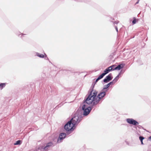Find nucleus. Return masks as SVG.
I'll list each match as a JSON object with an SVG mask.
<instances>
[{
  "instance_id": "393cba45",
  "label": "nucleus",
  "mask_w": 151,
  "mask_h": 151,
  "mask_svg": "<svg viewBox=\"0 0 151 151\" xmlns=\"http://www.w3.org/2000/svg\"><path fill=\"white\" fill-rule=\"evenodd\" d=\"M115 83V82L114 81H113V80L109 82V83L110 86L111 85H113V84H114Z\"/></svg>"
},
{
  "instance_id": "bb28decb",
  "label": "nucleus",
  "mask_w": 151,
  "mask_h": 151,
  "mask_svg": "<svg viewBox=\"0 0 151 151\" xmlns=\"http://www.w3.org/2000/svg\"><path fill=\"white\" fill-rule=\"evenodd\" d=\"M138 127L139 129L142 128V129H144L143 127L141 125H138Z\"/></svg>"
},
{
  "instance_id": "5701e85b",
  "label": "nucleus",
  "mask_w": 151,
  "mask_h": 151,
  "mask_svg": "<svg viewBox=\"0 0 151 151\" xmlns=\"http://www.w3.org/2000/svg\"><path fill=\"white\" fill-rule=\"evenodd\" d=\"M143 151H151V145L148 146L147 150H144Z\"/></svg>"
},
{
  "instance_id": "0eeeda50",
  "label": "nucleus",
  "mask_w": 151,
  "mask_h": 151,
  "mask_svg": "<svg viewBox=\"0 0 151 151\" xmlns=\"http://www.w3.org/2000/svg\"><path fill=\"white\" fill-rule=\"evenodd\" d=\"M113 76L111 73H109L103 79V81L104 83H107L111 81L113 79Z\"/></svg>"
},
{
  "instance_id": "f8f14e48",
  "label": "nucleus",
  "mask_w": 151,
  "mask_h": 151,
  "mask_svg": "<svg viewBox=\"0 0 151 151\" xmlns=\"http://www.w3.org/2000/svg\"><path fill=\"white\" fill-rule=\"evenodd\" d=\"M60 141L59 139L58 138H57V137H55L53 138L52 139V141L51 142H52L53 143L55 144V145H56V144L57 143H60Z\"/></svg>"
},
{
  "instance_id": "72a5a7b5",
  "label": "nucleus",
  "mask_w": 151,
  "mask_h": 151,
  "mask_svg": "<svg viewBox=\"0 0 151 151\" xmlns=\"http://www.w3.org/2000/svg\"><path fill=\"white\" fill-rule=\"evenodd\" d=\"M112 20H114V19H112Z\"/></svg>"
},
{
  "instance_id": "1a4fd4ad",
  "label": "nucleus",
  "mask_w": 151,
  "mask_h": 151,
  "mask_svg": "<svg viewBox=\"0 0 151 151\" xmlns=\"http://www.w3.org/2000/svg\"><path fill=\"white\" fill-rule=\"evenodd\" d=\"M125 65L123 63H119L118 66H116V70H119L124 68Z\"/></svg>"
},
{
  "instance_id": "6ab92c4d",
  "label": "nucleus",
  "mask_w": 151,
  "mask_h": 151,
  "mask_svg": "<svg viewBox=\"0 0 151 151\" xmlns=\"http://www.w3.org/2000/svg\"><path fill=\"white\" fill-rule=\"evenodd\" d=\"M145 139V138L142 136H140L139 137V139L141 142V144L144 145V143L143 142V140Z\"/></svg>"
},
{
  "instance_id": "dca6fc26",
  "label": "nucleus",
  "mask_w": 151,
  "mask_h": 151,
  "mask_svg": "<svg viewBox=\"0 0 151 151\" xmlns=\"http://www.w3.org/2000/svg\"><path fill=\"white\" fill-rule=\"evenodd\" d=\"M7 83H0V89L1 90L2 89L6 86Z\"/></svg>"
},
{
  "instance_id": "7ed1b4c3",
  "label": "nucleus",
  "mask_w": 151,
  "mask_h": 151,
  "mask_svg": "<svg viewBox=\"0 0 151 151\" xmlns=\"http://www.w3.org/2000/svg\"><path fill=\"white\" fill-rule=\"evenodd\" d=\"M110 86V85L109 83L104 85L102 90L97 95L102 99H104V97L106 95V93L109 90V88Z\"/></svg>"
},
{
  "instance_id": "4468645a",
  "label": "nucleus",
  "mask_w": 151,
  "mask_h": 151,
  "mask_svg": "<svg viewBox=\"0 0 151 151\" xmlns=\"http://www.w3.org/2000/svg\"><path fill=\"white\" fill-rule=\"evenodd\" d=\"M116 65L115 64L109 67V68L110 70H111V71L116 70L115 69L116 68Z\"/></svg>"
},
{
  "instance_id": "39448f33",
  "label": "nucleus",
  "mask_w": 151,
  "mask_h": 151,
  "mask_svg": "<svg viewBox=\"0 0 151 151\" xmlns=\"http://www.w3.org/2000/svg\"><path fill=\"white\" fill-rule=\"evenodd\" d=\"M126 121L128 123L134 126H136L139 124V123L137 121L132 118L127 119Z\"/></svg>"
},
{
  "instance_id": "9b49d317",
  "label": "nucleus",
  "mask_w": 151,
  "mask_h": 151,
  "mask_svg": "<svg viewBox=\"0 0 151 151\" xmlns=\"http://www.w3.org/2000/svg\"><path fill=\"white\" fill-rule=\"evenodd\" d=\"M16 34L19 37L21 38L22 39V40H24V35H27L26 34L22 33L19 32H18L17 33H16Z\"/></svg>"
},
{
  "instance_id": "ddd939ff",
  "label": "nucleus",
  "mask_w": 151,
  "mask_h": 151,
  "mask_svg": "<svg viewBox=\"0 0 151 151\" xmlns=\"http://www.w3.org/2000/svg\"><path fill=\"white\" fill-rule=\"evenodd\" d=\"M36 56L41 58H44L45 57V55L42 54L38 52H36Z\"/></svg>"
},
{
  "instance_id": "412c9836",
  "label": "nucleus",
  "mask_w": 151,
  "mask_h": 151,
  "mask_svg": "<svg viewBox=\"0 0 151 151\" xmlns=\"http://www.w3.org/2000/svg\"><path fill=\"white\" fill-rule=\"evenodd\" d=\"M120 78V76L117 75L113 80L116 83L118 81Z\"/></svg>"
},
{
  "instance_id": "2f4dec72",
  "label": "nucleus",
  "mask_w": 151,
  "mask_h": 151,
  "mask_svg": "<svg viewBox=\"0 0 151 151\" xmlns=\"http://www.w3.org/2000/svg\"><path fill=\"white\" fill-rule=\"evenodd\" d=\"M149 139L151 140V136L149 137Z\"/></svg>"
},
{
  "instance_id": "cd10ccee",
  "label": "nucleus",
  "mask_w": 151,
  "mask_h": 151,
  "mask_svg": "<svg viewBox=\"0 0 151 151\" xmlns=\"http://www.w3.org/2000/svg\"><path fill=\"white\" fill-rule=\"evenodd\" d=\"M50 88L51 89V90L50 91L51 92V93H52L53 91H54L52 89V88H51V86H50Z\"/></svg>"
},
{
  "instance_id": "f257e3e1",
  "label": "nucleus",
  "mask_w": 151,
  "mask_h": 151,
  "mask_svg": "<svg viewBox=\"0 0 151 151\" xmlns=\"http://www.w3.org/2000/svg\"><path fill=\"white\" fill-rule=\"evenodd\" d=\"M81 109L79 107L73 116L64 126L67 134H70L76 128L78 123L82 120L84 116L88 115L90 113L86 104L83 103Z\"/></svg>"
},
{
  "instance_id": "2eb2a0df",
  "label": "nucleus",
  "mask_w": 151,
  "mask_h": 151,
  "mask_svg": "<svg viewBox=\"0 0 151 151\" xmlns=\"http://www.w3.org/2000/svg\"><path fill=\"white\" fill-rule=\"evenodd\" d=\"M110 21L111 22H113V24L114 25V27H115L116 30V32L118 33V29L117 27L115 25V24H117L118 23H119V21H115L114 22V21H111V20H110Z\"/></svg>"
},
{
  "instance_id": "473e14b6",
  "label": "nucleus",
  "mask_w": 151,
  "mask_h": 151,
  "mask_svg": "<svg viewBox=\"0 0 151 151\" xmlns=\"http://www.w3.org/2000/svg\"><path fill=\"white\" fill-rule=\"evenodd\" d=\"M59 108V107H57V108H56V109H58Z\"/></svg>"
},
{
  "instance_id": "20e7f679",
  "label": "nucleus",
  "mask_w": 151,
  "mask_h": 151,
  "mask_svg": "<svg viewBox=\"0 0 151 151\" xmlns=\"http://www.w3.org/2000/svg\"><path fill=\"white\" fill-rule=\"evenodd\" d=\"M55 146V144L52 142H49L46 144L45 146H42L38 148L39 150L40 151H48L49 148L51 147H53Z\"/></svg>"
},
{
  "instance_id": "f3484780",
  "label": "nucleus",
  "mask_w": 151,
  "mask_h": 151,
  "mask_svg": "<svg viewBox=\"0 0 151 151\" xmlns=\"http://www.w3.org/2000/svg\"><path fill=\"white\" fill-rule=\"evenodd\" d=\"M22 142V141L21 140H19L17 141L14 144L15 145H20L21 144Z\"/></svg>"
},
{
  "instance_id": "b1692460",
  "label": "nucleus",
  "mask_w": 151,
  "mask_h": 151,
  "mask_svg": "<svg viewBox=\"0 0 151 151\" xmlns=\"http://www.w3.org/2000/svg\"><path fill=\"white\" fill-rule=\"evenodd\" d=\"M44 55H45L44 58H45V59L46 60H47L49 61V62H50V61L48 58L47 57V55L45 53Z\"/></svg>"
},
{
  "instance_id": "a211bd4d",
  "label": "nucleus",
  "mask_w": 151,
  "mask_h": 151,
  "mask_svg": "<svg viewBox=\"0 0 151 151\" xmlns=\"http://www.w3.org/2000/svg\"><path fill=\"white\" fill-rule=\"evenodd\" d=\"M125 71V70L124 69H122L121 70L120 72L118 75V76H120V77H121V75L123 74Z\"/></svg>"
},
{
  "instance_id": "7c9ffc66",
  "label": "nucleus",
  "mask_w": 151,
  "mask_h": 151,
  "mask_svg": "<svg viewBox=\"0 0 151 151\" xmlns=\"http://www.w3.org/2000/svg\"><path fill=\"white\" fill-rule=\"evenodd\" d=\"M139 1V0H138V1L135 4H138Z\"/></svg>"
},
{
  "instance_id": "f03ea898",
  "label": "nucleus",
  "mask_w": 151,
  "mask_h": 151,
  "mask_svg": "<svg viewBox=\"0 0 151 151\" xmlns=\"http://www.w3.org/2000/svg\"><path fill=\"white\" fill-rule=\"evenodd\" d=\"M104 100L97 95V91L93 93V94L87 93L85 96L83 103L86 104L90 112L93 109V106L101 102Z\"/></svg>"
},
{
  "instance_id": "a878e982",
  "label": "nucleus",
  "mask_w": 151,
  "mask_h": 151,
  "mask_svg": "<svg viewBox=\"0 0 151 151\" xmlns=\"http://www.w3.org/2000/svg\"><path fill=\"white\" fill-rule=\"evenodd\" d=\"M63 105V104H62V103L59 104L56 107H55V108H57V107H60L61 106H62Z\"/></svg>"
},
{
  "instance_id": "4be33fe9",
  "label": "nucleus",
  "mask_w": 151,
  "mask_h": 151,
  "mask_svg": "<svg viewBox=\"0 0 151 151\" xmlns=\"http://www.w3.org/2000/svg\"><path fill=\"white\" fill-rule=\"evenodd\" d=\"M103 78V77L101 74L96 79V81L98 82L99 80Z\"/></svg>"
},
{
  "instance_id": "c85d7f7f",
  "label": "nucleus",
  "mask_w": 151,
  "mask_h": 151,
  "mask_svg": "<svg viewBox=\"0 0 151 151\" xmlns=\"http://www.w3.org/2000/svg\"><path fill=\"white\" fill-rule=\"evenodd\" d=\"M139 61H140V60H139V61H138V60H137V62L138 63H139V65H142V64H143L142 63H139Z\"/></svg>"
},
{
  "instance_id": "423d86ee",
  "label": "nucleus",
  "mask_w": 151,
  "mask_h": 151,
  "mask_svg": "<svg viewBox=\"0 0 151 151\" xmlns=\"http://www.w3.org/2000/svg\"><path fill=\"white\" fill-rule=\"evenodd\" d=\"M97 82V81H96L95 80V81L92 83L90 89L88 91V93L93 94V93L95 91H97V94H98V91L95 90H94L95 85Z\"/></svg>"
},
{
  "instance_id": "c756f323",
  "label": "nucleus",
  "mask_w": 151,
  "mask_h": 151,
  "mask_svg": "<svg viewBox=\"0 0 151 151\" xmlns=\"http://www.w3.org/2000/svg\"><path fill=\"white\" fill-rule=\"evenodd\" d=\"M125 142L127 145H129V143L127 141H126Z\"/></svg>"
},
{
  "instance_id": "9d476101",
  "label": "nucleus",
  "mask_w": 151,
  "mask_h": 151,
  "mask_svg": "<svg viewBox=\"0 0 151 151\" xmlns=\"http://www.w3.org/2000/svg\"><path fill=\"white\" fill-rule=\"evenodd\" d=\"M111 70H110L109 67L106 68L104 71L103 73L101 75L104 77L105 75L111 71Z\"/></svg>"
},
{
  "instance_id": "6e6552de",
  "label": "nucleus",
  "mask_w": 151,
  "mask_h": 151,
  "mask_svg": "<svg viewBox=\"0 0 151 151\" xmlns=\"http://www.w3.org/2000/svg\"><path fill=\"white\" fill-rule=\"evenodd\" d=\"M66 136V134L65 133L62 132L60 134L58 138V139L62 142Z\"/></svg>"
},
{
  "instance_id": "aec40b11",
  "label": "nucleus",
  "mask_w": 151,
  "mask_h": 151,
  "mask_svg": "<svg viewBox=\"0 0 151 151\" xmlns=\"http://www.w3.org/2000/svg\"><path fill=\"white\" fill-rule=\"evenodd\" d=\"M133 20L132 21V24H134L138 22V19H137L135 17H133Z\"/></svg>"
}]
</instances>
